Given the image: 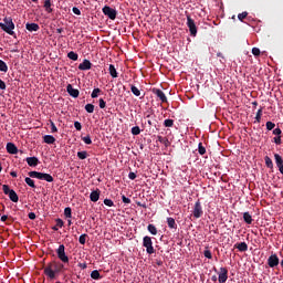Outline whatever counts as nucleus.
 Segmentation results:
<instances>
[{"label": "nucleus", "instance_id": "f257e3e1", "mask_svg": "<svg viewBox=\"0 0 283 283\" xmlns=\"http://www.w3.org/2000/svg\"><path fill=\"white\" fill-rule=\"evenodd\" d=\"M28 176L29 177H27L24 179V181L32 189H36L35 181L32 178H38V179L46 181V182H54V178L52 177L51 174H45V172H40V171H29Z\"/></svg>", "mask_w": 283, "mask_h": 283}, {"label": "nucleus", "instance_id": "f03ea898", "mask_svg": "<svg viewBox=\"0 0 283 283\" xmlns=\"http://www.w3.org/2000/svg\"><path fill=\"white\" fill-rule=\"evenodd\" d=\"M3 22H0V29H2L4 31V33L14 36V23H13V19L11 17H4Z\"/></svg>", "mask_w": 283, "mask_h": 283}, {"label": "nucleus", "instance_id": "7ed1b4c3", "mask_svg": "<svg viewBox=\"0 0 283 283\" xmlns=\"http://www.w3.org/2000/svg\"><path fill=\"white\" fill-rule=\"evenodd\" d=\"M2 190L6 196H9L12 202H19L20 198L19 195L14 190H10L9 185H3Z\"/></svg>", "mask_w": 283, "mask_h": 283}, {"label": "nucleus", "instance_id": "20e7f679", "mask_svg": "<svg viewBox=\"0 0 283 283\" xmlns=\"http://www.w3.org/2000/svg\"><path fill=\"white\" fill-rule=\"evenodd\" d=\"M143 247H145L148 255H153L155 253L154 242L150 237H145L143 239Z\"/></svg>", "mask_w": 283, "mask_h": 283}, {"label": "nucleus", "instance_id": "39448f33", "mask_svg": "<svg viewBox=\"0 0 283 283\" xmlns=\"http://www.w3.org/2000/svg\"><path fill=\"white\" fill-rule=\"evenodd\" d=\"M56 255L62 261V263H69L70 262L69 255L65 254V245L64 244H61L56 249Z\"/></svg>", "mask_w": 283, "mask_h": 283}, {"label": "nucleus", "instance_id": "423d86ee", "mask_svg": "<svg viewBox=\"0 0 283 283\" xmlns=\"http://www.w3.org/2000/svg\"><path fill=\"white\" fill-rule=\"evenodd\" d=\"M102 12L108 17L109 20L114 21L117 17V11L115 9H112L109 6H104L102 9Z\"/></svg>", "mask_w": 283, "mask_h": 283}, {"label": "nucleus", "instance_id": "0eeeda50", "mask_svg": "<svg viewBox=\"0 0 283 283\" xmlns=\"http://www.w3.org/2000/svg\"><path fill=\"white\" fill-rule=\"evenodd\" d=\"M187 27L189 28L191 36H196L198 34V29L195 20L190 15H187Z\"/></svg>", "mask_w": 283, "mask_h": 283}, {"label": "nucleus", "instance_id": "6e6552de", "mask_svg": "<svg viewBox=\"0 0 283 283\" xmlns=\"http://www.w3.org/2000/svg\"><path fill=\"white\" fill-rule=\"evenodd\" d=\"M192 216L196 219H200L203 216V210H202V206L200 203V200L196 201V205H195L193 210H192Z\"/></svg>", "mask_w": 283, "mask_h": 283}, {"label": "nucleus", "instance_id": "1a4fd4ad", "mask_svg": "<svg viewBox=\"0 0 283 283\" xmlns=\"http://www.w3.org/2000/svg\"><path fill=\"white\" fill-rule=\"evenodd\" d=\"M229 280V269L220 268L219 272V283H227Z\"/></svg>", "mask_w": 283, "mask_h": 283}, {"label": "nucleus", "instance_id": "9d476101", "mask_svg": "<svg viewBox=\"0 0 283 283\" xmlns=\"http://www.w3.org/2000/svg\"><path fill=\"white\" fill-rule=\"evenodd\" d=\"M268 264L270 265V269H274V266H277L280 264V259L277 254H271L268 259Z\"/></svg>", "mask_w": 283, "mask_h": 283}, {"label": "nucleus", "instance_id": "9b49d317", "mask_svg": "<svg viewBox=\"0 0 283 283\" xmlns=\"http://www.w3.org/2000/svg\"><path fill=\"white\" fill-rule=\"evenodd\" d=\"M274 161L281 175H283V158L281 157L280 154H276V153L274 154Z\"/></svg>", "mask_w": 283, "mask_h": 283}, {"label": "nucleus", "instance_id": "f8f14e48", "mask_svg": "<svg viewBox=\"0 0 283 283\" xmlns=\"http://www.w3.org/2000/svg\"><path fill=\"white\" fill-rule=\"evenodd\" d=\"M153 94L157 95V97L159 98V101H160L161 103H167V102H168L165 92H163L161 90L154 88V90H153Z\"/></svg>", "mask_w": 283, "mask_h": 283}, {"label": "nucleus", "instance_id": "ddd939ff", "mask_svg": "<svg viewBox=\"0 0 283 283\" xmlns=\"http://www.w3.org/2000/svg\"><path fill=\"white\" fill-rule=\"evenodd\" d=\"M6 149H7L8 154H10V155L19 154V148L14 144H12V142H8Z\"/></svg>", "mask_w": 283, "mask_h": 283}, {"label": "nucleus", "instance_id": "4468645a", "mask_svg": "<svg viewBox=\"0 0 283 283\" xmlns=\"http://www.w3.org/2000/svg\"><path fill=\"white\" fill-rule=\"evenodd\" d=\"M92 66H93V64L91 63V61L87 59H84L83 63L78 64L77 69L80 71H88L92 69Z\"/></svg>", "mask_w": 283, "mask_h": 283}, {"label": "nucleus", "instance_id": "2eb2a0df", "mask_svg": "<svg viewBox=\"0 0 283 283\" xmlns=\"http://www.w3.org/2000/svg\"><path fill=\"white\" fill-rule=\"evenodd\" d=\"M66 92L70 96L76 98L80 96V91L78 90H74L72 84H67L66 85Z\"/></svg>", "mask_w": 283, "mask_h": 283}, {"label": "nucleus", "instance_id": "dca6fc26", "mask_svg": "<svg viewBox=\"0 0 283 283\" xmlns=\"http://www.w3.org/2000/svg\"><path fill=\"white\" fill-rule=\"evenodd\" d=\"M52 266V264H49L46 268H44V275H46L50 279L55 277V272L53 271Z\"/></svg>", "mask_w": 283, "mask_h": 283}, {"label": "nucleus", "instance_id": "f3484780", "mask_svg": "<svg viewBox=\"0 0 283 283\" xmlns=\"http://www.w3.org/2000/svg\"><path fill=\"white\" fill-rule=\"evenodd\" d=\"M40 160L36 157H28L27 158V164L29 167H38Z\"/></svg>", "mask_w": 283, "mask_h": 283}, {"label": "nucleus", "instance_id": "a211bd4d", "mask_svg": "<svg viewBox=\"0 0 283 283\" xmlns=\"http://www.w3.org/2000/svg\"><path fill=\"white\" fill-rule=\"evenodd\" d=\"M99 195H101V191L98 190V188L95 190V191H92L90 193V199L92 202H98V199H99Z\"/></svg>", "mask_w": 283, "mask_h": 283}, {"label": "nucleus", "instance_id": "6ab92c4d", "mask_svg": "<svg viewBox=\"0 0 283 283\" xmlns=\"http://www.w3.org/2000/svg\"><path fill=\"white\" fill-rule=\"evenodd\" d=\"M234 248L238 249L240 252H245L249 250L247 242H239L234 245Z\"/></svg>", "mask_w": 283, "mask_h": 283}, {"label": "nucleus", "instance_id": "aec40b11", "mask_svg": "<svg viewBox=\"0 0 283 283\" xmlns=\"http://www.w3.org/2000/svg\"><path fill=\"white\" fill-rule=\"evenodd\" d=\"M43 142L48 145H53L56 139L54 138V135H44Z\"/></svg>", "mask_w": 283, "mask_h": 283}, {"label": "nucleus", "instance_id": "412c9836", "mask_svg": "<svg viewBox=\"0 0 283 283\" xmlns=\"http://www.w3.org/2000/svg\"><path fill=\"white\" fill-rule=\"evenodd\" d=\"M25 28L30 32L40 30V25L38 23H27Z\"/></svg>", "mask_w": 283, "mask_h": 283}, {"label": "nucleus", "instance_id": "4be33fe9", "mask_svg": "<svg viewBox=\"0 0 283 283\" xmlns=\"http://www.w3.org/2000/svg\"><path fill=\"white\" fill-rule=\"evenodd\" d=\"M44 10L46 13H53L54 10L52 9L51 0H44Z\"/></svg>", "mask_w": 283, "mask_h": 283}, {"label": "nucleus", "instance_id": "5701e85b", "mask_svg": "<svg viewBox=\"0 0 283 283\" xmlns=\"http://www.w3.org/2000/svg\"><path fill=\"white\" fill-rule=\"evenodd\" d=\"M108 72L113 78L118 77V73L116 71V66L114 64H109Z\"/></svg>", "mask_w": 283, "mask_h": 283}, {"label": "nucleus", "instance_id": "b1692460", "mask_svg": "<svg viewBox=\"0 0 283 283\" xmlns=\"http://www.w3.org/2000/svg\"><path fill=\"white\" fill-rule=\"evenodd\" d=\"M55 226L52 228L54 231H59V229H62L64 227V221L60 218L55 219Z\"/></svg>", "mask_w": 283, "mask_h": 283}, {"label": "nucleus", "instance_id": "393cba45", "mask_svg": "<svg viewBox=\"0 0 283 283\" xmlns=\"http://www.w3.org/2000/svg\"><path fill=\"white\" fill-rule=\"evenodd\" d=\"M264 163H265V167L273 170L274 165H273V160L268 157V155L264 157Z\"/></svg>", "mask_w": 283, "mask_h": 283}, {"label": "nucleus", "instance_id": "a878e982", "mask_svg": "<svg viewBox=\"0 0 283 283\" xmlns=\"http://www.w3.org/2000/svg\"><path fill=\"white\" fill-rule=\"evenodd\" d=\"M243 220L247 224H252L253 219L250 212H244L243 213Z\"/></svg>", "mask_w": 283, "mask_h": 283}, {"label": "nucleus", "instance_id": "bb28decb", "mask_svg": "<svg viewBox=\"0 0 283 283\" xmlns=\"http://www.w3.org/2000/svg\"><path fill=\"white\" fill-rule=\"evenodd\" d=\"M157 140L165 145V147H169L170 140L167 137H161V135H158Z\"/></svg>", "mask_w": 283, "mask_h": 283}, {"label": "nucleus", "instance_id": "cd10ccee", "mask_svg": "<svg viewBox=\"0 0 283 283\" xmlns=\"http://www.w3.org/2000/svg\"><path fill=\"white\" fill-rule=\"evenodd\" d=\"M167 223H168L169 229H177L178 228V224L176 223V220L174 218H168Z\"/></svg>", "mask_w": 283, "mask_h": 283}, {"label": "nucleus", "instance_id": "c85d7f7f", "mask_svg": "<svg viewBox=\"0 0 283 283\" xmlns=\"http://www.w3.org/2000/svg\"><path fill=\"white\" fill-rule=\"evenodd\" d=\"M147 230L150 232L151 235H157L158 230L154 224H148Z\"/></svg>", "mask_w": 283, "mask_h": 283}, {"label": "nucleus", "instance_id": "c756f323", "mask_svg": "<svg viewBox=\"0 0 283 283\" xmlns=\"http://www.w3.org/2000/svg\"><path fill=\"white\" fill-rule=\"evenodd\" d=\"M175 120L174 119H165L164 120V127L171 128L174 127Z\"/></svg>", "mask_w": 283, "mask_h": 283}, {"label": "nucleus", "instance_id": "7c9ffc66", "mask_svg": "<svg viewBox=\"0 0 283 283\" xmlns=\"http://www.w3.org/2000/svg\"><path fill=\"white\" fill-rule=\"evenodd\" d=\"M0 71L1 72H8L9 71V66L7 63L3 62V60H0Z\"/></svg>", "mask_w": 283, "mask_h": 283}, {"label": "nucleus", "instance_id": "2f4dec72", "mask_svg": "<svg viewBox=\"0 0 283 283\" xmlns=\"http://www.w3.org/2000/svg\"><path fill=\"white\" fill-rule=\"evenodd\" d=\"M67 57L71 59L72 61H77L78 55H77L76 52L71 51V52L67 53Z\"/></svg>", "mask_w": 283, "mask_h": 283}, {"label": "nucleus", "instance_id": "473e14b6", "mask_svg": "<svg viewBox=\"0 0 283 283\" xmlns=\"http://www.w3.org/2000/svg\"><path fill=\"white\" fill-rule=\"evenodd\" d=\"M130 91L133 92V94L135 95V96H140L142 95V92L137 88V86H135V85H130Z\"/></svg>", "mask_w": 283, "mask_h": 283}, {"label": "nucleus", "instance_id": "72a5a7b5", "mask_svg": "<svg viewBox=\"0 0 283 283\" xmlns=\"http://www.w3.org/2000/svg\"><path fill=\"white\" fill-rule=\"evenodd\" d=\"M84 108L88 114H93L95 106L93 104H86Z\"/></svg>", "mask_w": 283, "mask_h": 283}, {"label": "nucleus", "instance_id": "f704fd0d", "mask_svg": "<svg viewBox=\"0 0 283 283\" xmlns=\"http://www.w3.org/2000/svg\"><path fill=\"white\" fill-rule=\"evenodd\" d=\"M77 158L80 160H86L87 158V151H77Z\"/></svg>", "mask_w": 283, "mask_h": 283}, {"label": "nucleus", "instance_id": "c9c22d12", "mask_svg": "<svg viewBox=\"0 0 283 283\" xmlns=\"http://www.w3.org/2000/svg\"><path fill=\"white\" fill-rule=\"evenodd\" d=\"M91 277L93 280H99V279H102V275L98 271H93V272H91Z\"/></svg>", "mask_w": 283, "mask_h": 283}, {"label": "nucleus", "instance_id": "e433bc0d", "mask_svg": "<svg viewBox=\"0 0 283 283\" xmlns=\"http://www.w3.org/2000/svg\"><path fill=\"white\" fill-rule=\"evenodd\" d=\"M198 153H199V155H201V156L206 155V147L202 145L201 142H200V144L198 145Z\"/></svg>", "mask_w": 283, "mask_h": 283}, {"label": "nucleus", "instance_id": "4c0bfd02", "mask_svg": "<svg viewBox=\"0 0 283 283\" xmlns=\"http://www.w3.org/2000/svg\"><path fill=\"white\" fill-rule=\"evenodd\" d=\"M140 127L139 126H134V127H132V135H134V136H138V135H140Z\"/></svg>", "mask_w": 283, "mask_h": 283}, {"label": "nucleus", "instance_id": "58836bf2", "mask_svg": "<svg viewBox=\"0 0 283 283\" xmlns=\"http://www.w3.org/2000/svg\"><path fill=\"white\" fill-rule=\"evenodd\" d=\"M99 94H102V90L95 88V90L91 93V97H92V98H97Z\"/></svg>", "mask_w": 283, "mask_h": 283}, {"label": "nucleus", "instance_id": "ea45409f", "mask_svg": "<svg viewBox=\"0 0 283 283\" xmlns=\"http://www.w3.org/2000/svg\"><path fill=\"white\" fill-rule=\"evenodd\" d=\"M64 216L67 218V219H71L72 218V208L71 207H66L65 210H64Z\"/></svg>", "mask_w": 283, "mask_h": 283}, {"label": "nucleus", "instance_id": "a19ab883", "mask_svg": "<svg viewBox=\"0 0 283 283\" xmlns=\"http://www.w3.org/2000/svg\"><path fill=\"white\" fill-rule=\"evenodd\" d=\"M82 140H83L84 144H86V145L93 144V140H92V138H91V135H86L85 137H82Z\"/></svg>", "mask_w": 283, "mask_h": 283}, {"label": "nucleus", "instance_id": "79ce46f5", "mask_svg": "<svg viewBox=\"0 0 283 283\" xmlns=\"http://www.w3.org/2000/svg\"><path fill=\"white\" fill-rule=\"evenodd\" d=\"M87 238L88 237L86 233L81 234V237L78 238V242L84 245L86 243Z\"/></svg>", "mask_w": 283, "mask_h": 283}, {"label": "nucleus", "instance_id": "37998d69", "mask_svg": "<svg viewBox=\"0 0 283 283\" xmlns=\"http://www.w3.org/2000/svg\"><path fill=\"white\" fill-rule=\"evenodd\" d=\"M50 126H51V134H56V132H59L57 127L54 124V120H50Z\"/></svg>", "mask_w": 283, "mask_h": 283}, {"label": "nucleus", "instance_id": "c03bdc74", "mask_svg": "<svg viewBox=\"0 0 283 283\" xmlns=\"http://www.w3.org/2000/svg\"><path fill=\"white\" fill-rule=\"evenodd\" d=\"M265 127L268 130H273L275 128V124L272 123V120H268V123L265 124Z\"/></svg>", "mask_w": 283, "mask_h": 283}, {"label": "nucleus", "instance_id": "a18cd8bd", "mask_svg": "<svg viewBox=\"0 0 283 283\" xmlns=\"http://www.w3.org/2000/svg\"><path fill=\"white\" fill-rule=\"evenodd\" d=\"M255 120L258 123H261V120H262V107H260V109L258 111L256 116H255Z\"/></svg>", "mask_w": 283, "mask_h": 283}, {"label": "nucleus", "instance_id": "49530a36", "mask_svg": "<svg viewBox=\"0 0 283 283\" xmlns=\"http://www.w3.org/2000/svg\"><path fill=\"white\" fill-rule=\"evenodd\" d=\"M273 142L275 145H281L282 144V135H277L273 138Z\"/></svg>", "mask_w": 283, "mask_h": 283}, {"label": "nucleus", "instance_id": "de8ad7c7", "mask_svg": "<svg viewBox=\"0 0 283 283\" xmlns=\"http://www.w3.org/2000/svg\"><path fill=\"white\" fill-rule=\"evenodd\" d=\"M252 54L254 56H260L261 55V50L260 49H256V46H253L252 49Z\"/></svg>", "mask_w": 283, "mask_h": 283}, {"label": "nucleus", "instance_id": "09e8293b", "mask_svg": "<svg viewBox=\"0 0 283 283\" xmlns=\"http://www.w3.org/2000/svg\"><path fill=\"white\" fill-rule=\"evenodd\" d=\"M203 255L207 259H212V254H211V251L209 249H206V251H203Z\"/></svg>", "mask_w": 283, "mask_h": 283}, {"label": "nucleus", "instance_id": "8fccbe9b", "mask_svg": "<svg viewBox=\"0 0 283 283\" xmlns=\"http://www.w3.org/2000/svg\"><path fill=\"white\" fill-rule=\"evenodd\" d=\"M248 14H249V13H248L247 11H244V12L239 13L238 18H239L240 21H243L244 18L248 17Z\"/></svg>", "mask_w": 283, "mask_h": 283}, {"label": "nucleus", "instance_id": "3c124183", "mask_svg": "<svg viewBox=\"0 0 283 283\" xmlns=\"http://www.w3.org/2000/svg\"><path fill=\"white\" fill-rule=\"evenodd\" d=\"M273 135H274V136H280V135H282L281 128H280V127L274 128Z\"/></svg>", "mask_w": 283, "mask_h": 283}, {"label": "nucleus", "instance_id": "603ef678", "mask_svg": "<svg viewBox=\"0 0 283 283\" xmlns=\"http://www.w3.org/2000/svg\"><path fill=\"white\" fill-rule=\"evenodd\" d=\"M105 107H106L105 99L104 98H99V108L101 109H105Z\"/></svg>", "mask_w": 283, "mask_h": 283}, {"label": "nucleus", "instance_id": "864d4df0", "mask_svg": "<svg viewBox=\"0 0 283 283\" xmlns=\"http://www.w3.org/2000/svg\"><path fill=\"white\" fill-rule=\"evenodd\" d=\"M122 200H123V203H125V205L132 203V200L129 198L125 197V195H123Z\"/></svg>", "mask_w": 283, "mask_h": 283}, {"label": "nucleus", "instance_id": "5fc2aeb1", "mask_svg": "<svg viewBox=\"0 0 283 283\" xmlns=\"http://www.w3.org/2000/svg\"><path fill=\"white\" fill-rule=\"evenodd\" d=\"M104 205L108 206V207H113L114 206V201L111 199H105L104 200Z\"/></svg>", "mask_w": 283, "mask_h": 283}, {"label": "nucleus", "instance_id": "6e6d98bb", "mask_svg": "<svg viewBox=\"0 0 283 283\" xmlns=\"http://www.w3.org/2000/svg\"><path fill=\"white\" fill-rule=\"evenodd\" d=\"M74 127L76 130H82V124L78 120H75Z\"/></svg>", "mask_w": 283, "mask_h": 283}, {"label": "nucleus", "instance_id": "4d7b16f0", "mask_svg": "<svg viewBox=\"0 0 283 283\" xmlns=\"http://www.w3.org/2000/svg\"><path fill=\"white\" fill-rule=\"evenodd\" d=\"M73 13L76 15H81L82 11L80 9H77V7H73Z\"/></svg>", "mask_w": 283, "mask_h": 283}, {"label": "nucleus", "instance_id": "13d9d810", "mask_svg": "<svg viewBox=\"0 0 283 283\" xmlns=\"http://www.w3.org/2000/svg\"><path fill=\"white\" fill-rule=\"evenodd\" d=\"M28 218L31 220H35L36 219V214L34 212H29L28 213Z\"/></svg>", "mask_w": 283, "mask_h": 283}, {"label": "nucleus", "instance_id": "bf43d9fd", "mask_svg": "<svg viewBox=\"0 0 283 283\" xmlns=\"http://www.w3.org/2000/svg\"><path fill=\"white\" fill-rule=\"evenodd\" d=\"M128 178L134 181V179L137 178V175H136L135 172L130 171V172L128 174Z\"/></svg>", "mask_w": 283, "mask_h": 283}, {"label": "nucleus", "instance_id": "052dcab7", "mask_svg": "<svg viewBox=\"0 0 283 283\" xmlns=\"http://www.w3.org/2000/svg\"><path fill=\"white\" fill-rule=\"evenodd\" d=\"M77 265H78L80 269H82V270H86V268H87L86 262H80Z\"/></svg>", "mask_w": 283, "mask_h": 283}, {"label": "nucleus", "instance_id": "680f3d73", "mask_svg": "<svg viewBox=\"0 0 283 283\" xmlns=\"http://www.w3.org/2000/svg\"><path fill=\"white\" fill-rule=\"evenodd\" d=\"M0 90H7V84L0 78Z\"/></svg>", "mask_w": 283, "mask_h": 283}, {"label": "nucleus", "instance_id": "e2e57ef3", "mask_svg": "<svg viewBox=\"0 0 283 283\" xmlns=\"http://www.w3.org/2000/svg\"><path fill=\"white\" fill-rule=\"evenodd\" d=\"M8 219H9L8 214H3V216L1 217V221H2V222H6V220H8Z\"/></svg>", "mask_w": 283, "mask_h": 283}, {"label": "nucleus", "instance_id": "0e129e2a", "mask_svg": "<svg viewBox=\"0 0 283 283\" xmlns=\"http://www.w3.org/2000/svg\"><path fill=\"white\" fill-rule=\"evenodd\" d=\"M10 175H11V177H13V178H17V177H18V172H17V171H11Z\"/></svg>", "mask_w": 283, "mask_h": 283}, {"label": "nucleus", "instance_id": "69168bd1", "mask_svg": "<svg viewBox=\"0 0 283 283\" xmlns=\"http://www.w3.org/2000/svg\"><path fill=\"white\" fill-rule=\"evenodd\" d=\"M137 206L143 207L144 209H147L146 205L140 203V201H137Z\"/></svg>", "mask_w": 283, "mask_h": 283}, {"label": "nucleus", "instance_id": "338daca9", "mask_svg": "<svg viewBox=\"0 0 283 283\" xmlns=\"http://www.w3.org/2000/svg\"><path fill=\"white\" fill-rule=\"evenodd\" d=\"M156 264L161 266L164 264V262L161 260H156Z\"/></svg>", "mask_w": 283, "mask_h": 283}, {"label": "nucleus", "instance_id": "774afa93", "mask_svg": "<svg viewBox=\"0 0 283 283\" xmlns=\"http://www.w3.org/2000/svg\"><path fill=\"white\" fill-rule=\"evenodd\" d=\"M217 56L224 59V56L222 55V52H218Z\"/></svg>", "mask_w": 283, "mask_h": 283}]
</instances>
